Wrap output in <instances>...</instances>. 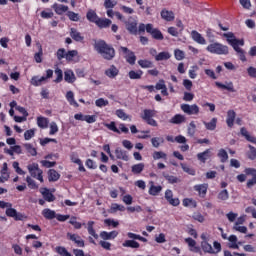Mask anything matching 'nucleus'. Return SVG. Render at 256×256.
<instances>
[{
    "instance_id": "39448f33",
    "label": "nucleus",
    "mask_w": 256,
    "mask_h": 256,
    "mask_svg": "<svg viewBox=\"0 0 256 256\" xmlns=\"http://www.w3.org/2000/svg\"><path fill=\"white\" fill-rule=\"evenodd\" d=\"M105 127H107V129H109V131H113V133H118V135H121L122 133H129V128H127V126H125V124L121 123L119 124V129L117 128L115 122H110L109 124H104Z\"/></svg>"
},
{
    "instance_id": "052dcab7",
    "label": "nucleus",
    "mask_w": 256,
    "mask_h": 256,
    "mask_svg": "<svg viewBox=\"0 0 256 256\" xmlns=\"http://www.w3.org/2000/svg\"><path fill=\"white\" fill-rule=\"evenodd\" d=\"M24 147H25L27 153L32 155V157H35V155H37V149H35V147H33V145L26 143V144H24Z\"/></svg>"
},
{
    "instance_id": "393cba45",
    "label": "nucleus",
    "mask_w": 256,
    "mask_h": 256,
    "mask_svg": "<svg viewBox=\"0 0 256 256\" xmlns=\"http://www.w3.org/2000/svg\"><path fill=\"white\" fill-rule=\"evenodd\" d=\"M235 117H237V114L233 110H228L226 118V123L228 127H233V125L235 124Z\"/></svg>"
},
{
    "instance_id": "2eb2a0df",
    "label": "nucleus",
    "mask_w": 256,
    "mask_h": 256,
    "mask_svg": "<svg viewBox=\"0 0 256 256\" xmlns=\"http://www.w3.org/2000/svg\"><path fill=\"white\" fill-rule=\"evenodd\" d=\"M207 189H209V184H198L194 186V191H197L199 197H205L207 195Z\"/></svg>"
},
{
    "instance_id": "a878e982",
    "label": "nucleus",
    "mask_w": 256,
    "mask_h": 256,
    "mask_svg": "<svg viewBox=\"0 0 256 256\" xmlns=\"http://www.w3.org/2000/svg\"><path fill=\"white\" fill-rule=\"evenodd\" d=\"M118 235L119 233L117 231H111V232L103 231L100 233V237L101 239H104V241L115 239V237H117Z\"/></svg>"
},
{
    "instance_id": "f257e3e1",
    "label": "nucleus",
    "mask_w": 256,
    "mask_h": 256,
    "mask_svg": "<svg viewBox=\"0 0 256 256\" xmlns=\"http://www.w3.org/2000/svg\"><path fill=\"white\" fill-rule=\"evenodd\" d=\"M94 49L101 55L103 59L111 61L115 57V49L110 45L106 44L105 41L99 40L94 44Z\"/></svg>"
},
{
    "instance_id": "09e8293b",
    "label": "nucleus",
    "mask_w": 256,
    "mask_h": 256,
    "mask_svg": "<svg viewBox=\"0 0 256 256\" xmlns=\"http://www.w3.org/2000/svg\"><path fill=\"white\" fill-rule=\"evenodd\" d=\"M25 181L29 189H39V185L31 176H27Z\"/></svg>"
},
{
    "instance_id": "4468645a",
    "label": "nucleus",
    "mask_w": 256,
    "mask_h": 256,
    "mask_svg": "<svg viewBox=\"0 0 256 256\" xmlns=\"http://www.w3.org/2000/svg\"><path fill=\"white\" fill-rule=\"evenodd\" d=\"M4 153H6L7 155H10V157H13V155H21V153H23V150L21 149V146L19 145H14L11 146L10 148H4Z\"/></svg>"
},
{
    "instance_id": "a211bd4d",
    "label": "nucleus",
    "mask_w": 256,
    "mask_h": 256,
    "mask_svg": "<svg viewBox=\"0 0 256 256\" xmlns=\"http://www.w3.org/2000/svg\"><path fill=\"white\" fill-rule=\"evenodd\" d=\"M150 188L148 190L149 195H152L153 197H157L161 191H163V187L156 186L153 181L149 182Z\"/></svg>"
},
{
    "instance_id": "423d86ee",
    "label": "nucleus",
    "mask_w": 256,
    "mask_h": 256,
    "mask_svg": "<svg viewBox=\"0 0 256 256\" xmlns=\"http://www.w3.org/2000/svg\"><path fill=\"white\" fill-rule=\"evenodd\" d=\"M119 51L120 53L125 54V59L127 63H129L130 65H135V62L137 61V56H135V53L133 51L123 46L119 48Z\"/></svg>"
},
{
    "instance_id": "72a5a7b5",
    "label": "nucleus",
    "mask_w": 256,
    "mask_h": 256,
    "mask_svg": "<svg viewBox=\"0 0 256 256\" xmlns=\"http://www.w3.org/2000/svg\"><path fill=\"white\" fill-rule=\"evenodd\" d=\"M42 215L45 219H48V220H52V219H55L57 213L55 212V210H51L49 208H45L43 211H42Z\"/></svg>"
},
{
    "instance_id": "79ce46f5",
    "label": "nucleus",
    "mask_w": 256,
    "mask_h": 256,
    "mask_svg": "<svg viewBox=\"0 0 256 256\" xmlns=\"http://www.w3.org/2000/svg\"><path fill=\"white\" fill-rule=\"evenodd\" d=\"M152 147H155V149H158V147H161L165 143V139L163 137H153L151 139Z\"/></svg>"
},
{
    "instance_id": "4d7b16f0",
    "label": "nucleus",
    "mask_w": 256,
    "mask_h": 256,
    "mask_svg": "<svg viewBox=\"0 0 256 256\" xmlns=\"http://www.w3.org/2000/svg\"><path fill=\"white\" fill-rule=\"evenodd\" d=\"M94 225H95L94 221L88 222V233H89V235L94 237V239H97L99 237V235H97V233L95 232V229L93 228Z\"/></svg>"
},
{
    "instance_id": "3c124183",
    "label": "nucleus",
    "mask_w": 256,
    "mask_h": 256,
    "mask_svg": "<svg viewBox=\"0 0 256 256\" xmlns=\"http://www.w3.org/2000/svg\"><path fill=\"white\" fill-rule=\"evenodd\" d=\"M249 151L246 153L248 159L250 161H255L256 159V148L253 147L252 145H248Z\"/></svg>"
},
{
    "instance_id": "c03bdc74",
    "label": "nucleus",
    "mask_w": 256,
    "mask_h": 256,
    "mask_svg": "<svg viewBox=\"0 0 256 256\" xmlns=\"http://www.w3.org/2000/svg\"><path fill=\"white\" fill-rule=\"evenodd\" d=\"M201 249L204 251V253H209L210 255H213V246L209 244V242L202 241Z\"/></svg>"
},
{
    "instance_id": "4be33fe9",
    "label": "nucleus",
    "mask_w": 256,
    "mask_h": 256,
    "mask_svg": "<svg viewBox=\"0 0 256 256\" xmlns=\"http://www.w3.org/2000/svg\"><path fill=\"white\" fill-rule=\"evenodd\" d=\"M52 9H54L57 15H63V13H67L69 11V7L63 4H53Z\"/></svg>"
},
{
    "instance_id": "9d476101",
    "label": "nucleus",
    "mask_w": 256,
    "mask_h": 256,
    "mask_svg": "<svg viewBox=\"0 0 256 256\" xmlns=\"http://www.w3.org/2000/svg\"><path fill=\"white\" fill-rule=\"evenodd\" d=\"M6 215L7 217H12L13 219H15V221H23L24 219L23 214L17 212V210L12 207H8L6 209Z\"/></svg>"
},
{
    "instance_id": "58836bf2",
    "label": "nucleus",
    "mask_w": 256,
    "mask_h": 256,
    "mask_svg": "<svg viewBox=\"0 0 256 256\" xmlns=\"http://www.w3.org/2000/svg\"><path fill=\"white\" fill-rule=\"evenodd\" d=\"M43 82H45V76L39 77V76H33L30 83L34 87H39L43 85Z\"/></svg>"
},
{
    "instance_id": "9b49d317",
    "label": "nucleus",
    "mask_w": 256,
    "mask_h": 256,
    "mask_svg": "<svg viewBox=\"0 0 256 256\" xmlns=\"http://www.w3.org/2000/svg\"><path fill=\"white\" fill-rule=\"evenodd\" d=\"M67 239H69L70 241H73V243H75L77 247H85V241L81 239V236L77 234L68 232Z\"/></svg>"
},
{
    "instance_id": "338daca9",
    "label": "nucleus",
    "mask_w": 256,
    "mask_h": 256,
    "mask_svg": "<svg viewBox=\"0 0 256 256\" xmlns=\"http://www.w3.org/2000/svg\"><path fill=\"white\" fill-rule=\"evenodd\" d=\"M67 17L70 19V21H75V22L79 21V19H80L79 14L75 13L73 11H68Z\"/></svg>"
},
{
    "instance_id": "bf43d9fd",
    "label": "nucleus",
    "mask_w": 256,
    "mask_h": 256,
    "mask_svg": "<svg viewBox=\"0 0 256 256\" xmlns=\"http://www.w3.org/2000/svg\"><path fill=\"white\" fill-rule=\"evenodd\" d=\"M174 57H175L176 61H183V59H185V52L180 49H175Z\"/></svg>"
},
{
    "instance_id": "7ed1b4c3",
    "label": "nucleus",
    "mask_w": 256,
    "mask_h": 256,
    "mask_svg": "<svg viewBox=\"0 0 256 256\" xmlns=\"http://www.w3.org/2000/svg\"><path fill=\"white\" fill-rule=\"evenodd\" d=\"M27 169L30 174V177H33V179H37V181H40V183H44L45 180L43 179V170L39 168V164H28Z\"/></svg>"
},
{
    "instance_id": "412c9836",
    "label": "nucleus",
    "mask_w": 256,
    "mask_h": 256,
    "mask_svg": "<svg viewBox=\"0 0 256 256\" xmlns=\"http://www.w3.org/2000/svg\"><path fill=\"white\" fill-rule=\"evenodd\" d=\"M106 77H109V79H115L117 75H119V70L115 65L110 66L108 69L105 70Z\"/></svg>"
},
{
    "instance_id": "5fc2aeb1",
    "label": "nucleus",
    "mask_w": 256,
    "mask_h": 256,
    "mask_svg": "<svg viewBox=\"0 0 256 256\" xmlns=\"http://www.w3.org/2000/svg\"><path fill=\"white\" fill-rule=\"evenodd\" d=\"M130 79H141V77H143V71L142 70H138V71H134L131 70L128 74Z\"/></svg>"
},
{
    "instance_id": "f3484780",
    "label": "nucleus",
    "mask_w": 256,
    "mask_h": 256,
    "mask_svg": "<svg viewBox=\"0 0 256 256\" xmlns=\"http://www.w3.org/2000/svg\"><path fill=\"white\" fill-rule=\"evenodd\" d=\"M41 195L44 197V201H47L48 203H53L55 201V195L49 191L47 188H42L40 190Z\"/></svg>"
},
{
    "instance_id": "6e6d98bb",
    "label": "nucleus",
    "mask_w": 256,
    "mask_h": 256,
    "mask_svg": "<svg viewBox=\"0 0 256 256\" xmlns=\"http://www.w3.org/2000/svg\"><path fill=\"white\" fill-rule=\"evenodd\" d=\"M69 223L74 227V229H81L83 227V224L77 221V217L75 216L70 217Z\"/></svg>"
},
{
    "instance_id": "e433bc0d",
    "label": "nucleus",
    "mask_w": 256,
    "mask_h": 256,
    "mask_svg": "<svg viewBox=\"0 0 256 256\" xmlns=\"http://www.w3.org/2000/svg\"><path fill=\"white\" fill-rule=\"evenodd\" d=\"M122 247H130V249H139L141 245L135 240H126L122 243Z\"/></svg>"
},
{
    "instance_id": "20e7f679",
    "label": "nucleus",
    "mask_w": 256,
    "mask_h": 256,
    "mask_svg": "<svg viewBox=\"0 0 256 256\" xmlns=\"http://www.w3.org/2000/svg\"><path fill=\"white\" fill-rule=\"evenodd\" d=\"M125 28L130 35H137V18L129 17L128 20L124 21Z\"/></svg>"
},
{
    "instance_id": "a19ab883",
    "label": "nucleus",
    "mask_w": 256,
    "mask_h": 256,
    "mask_svg": "<svg viewBox=\"0 0 256 256\" xmlns=\"http://www.w3.org/2000/svg\"><path fill=\"white\" fill-rule=\"evenodd\" d=\"M203 125H205L208 131H215L217 129V118H212L210 122L204 121Z\"/></svg>"
},
{
    "instance_id": "c756f323",
    "label": "nucleus",
    "mask_w": 256,
    "mask_h": 256,
    "mask_svg": "<svg viewBox=\"0 0 256 256\" xmlns=\"http://www.w3.org/2000/svg\"><path fill=\"white\" fill-rule=\"evenodd\" d=\"M76 79L75 73L72 72V70H66L64 72V81H66V83H75Z\"/></svg>"
},
{
    "instance_id": "37998d69",
    "label": "nucleus",
    "mask_w": 256,
    "mask_h": 256,
    "mask_svg": "<svg viewBox=\"0 0 256 256\" xmlns=\"http://www.w3.org/2000/svg\"><path fill=\"white\" fill-rule=\"evenodd\" d=\"M171 57V53L168 51L160 52L155 57V61H168V59Z\"/></svg>"
},
{
    "instance_id": "a18cd8bd",
    "label": "nucleus",
    "mask_w": 256,
    "mask_h": 256,
    "mask_svg": "<svg viewBox=\"0 0 256 256\" xmlns=\"http://www.w3.org/2000/svg\"><path fill=\"white\" fill-rule=\"evenodd\" d=\"M170 122L174 125L185 123V116L181 114H176L174 117L171 118Z\"/></svg>"
},
{
    "instance_id": "b1692460",
    "label": "nucleus",
    "mask_w": 256,
    "mask_h": 256,
    "mask_svg": "<svg viewBox=\"0 0 256 256\" xmlns=\"http://www.w3.org/2000/svg\"><path fill=\"white\" fill-rule=\"evenodd\" d=\"M240 133L242 137L246 139V141H249V143H253L256 145V137L251 135L249 131H247L245 128H241Z\"/></svg>"
},
{
    "instance_id": "1a4fd4ad",
    "label": "nucleus",
    "mask_w": 256,
    "mask_h": 256,
    "mask_svg": "<svg viewBox=\"0 0 256 256\" xmlns=\"http://www.w3.org/2000/svg\"><path fill=\"white\" fill-rule=\"evenodd\" d=\"M190 37L195 43H198V45H205L207 43V39H205V37H203L197 30H192Z\"/></svg>"
},
{
    "instance_id": "7c9ffc66",
    "label": "nucleus",
    "mask_w": 256,
    "mask_h": 256,
    "mask_svg": "<svg viewBox=\"0 0 256 256\" xmlns=\"http://www.w3.org/2000/svg\"><path fill=\"white\" fill-rule=\"evenodd\" d=\"M66 100L69 105H72V107H79V103L75 101V93H73V91H68L66 93Z\"/></svg>"
},
{
    "instance_id": "c85d7f7f",
    "label": "nucleus",
    "mask_w": 256,
    "mask_h": 256,
    "mask_svg": "<svg viewBox=\"0 0 256 256\" xmlns=\"http://www.w3.org/2000/svg\"><path fill=\"white\" fill-rule=\"evenodd\" d=\"M228 247L229 249H239V244H238V238L236 235H230L228 237Z\"/></svg>"
},
{
    "instance_id": "473e14b6",
    "label": "nucleus",
    "mask_w": 256,
    "mask_h": 256,
    "mask_svg": "<svg viewBox=\"0 0 256 256\" xmlns=\"http://www.w3.org/2000/svg\"><path fill=\"white\" fill-rule=\"evenodd\" d=\"M115 155L117 159H122V161H129V155H127V152L121 148H117L115 150Z\"/></svg>"
},
{
    "instance_id": "69168bd1",
    "label": "nucleus",
    "mask_w": 256,
    "mask_h": 256,
    "mask_svg": "<svg viewBox=\"0 0 256 256\" xmlns=\"http://www.w3.org/2000/svg\"><path fill=\"white\" fill-rule=\"evenodd\" d=\"M55 14L53 13V11H51V9H46L44 11L41 12L40 16L42 17V19H52V17Z\"/></svg>"
},
{
    "instance_id": "6ab92c4d",
    "label": "nucleus",
    "mask_w": 256,
    "mask_h": 256,
    "mask_svg": "<svg viewBox=\"0 0 256 256\" xmlns=\"http://www.w3.org/2000/svg\"><path fill=\"white\" fill-rule=\"evenodd\" d=\"M86 19L90 22V23H95V25H97V22L99 21V16L97 15V12H95V10L90 9L88 10V12L86 13Z\"/></svg>"
},
{
    "instance_id": "4c0bfd02",
    "label": "nucleus",
    "mask_w": 256,
    "mask_h": 256,
    "mask_svg": "<svg viewBox=\"0 0 256 256\" xmlns=\"http://www.w3.org/2000/svg\"><path fill=\"white\" fill-rule=\"evenodd\" d=\"M144 169H145L144 163H138L131 167V171L134 175H139L140 173H143Z\"/></svg>"
},
{
    "instance_id": "ddd939ff",
    "label": "nucleus",
    "mask_w": 256,
    "mask_h": 256,
    "mask_svg": "<svg viewBox=\"0 0 256 256\" xmlns=\"http://www.w3.org/2000/svg\"><path fill=\"white\" fill-rule=\"evenodd\" d=\"M216 87L218 89H224L225 91H229L230 93H235V86L233 85V82H225V84L221 82H215Z\"/></svg>"
},
{
    "instance_id": "6e6552de",
    "label": "nucleus",
    "mask_w": 256,
    "mask_h": 256,
    "mask_svg": "<svg viewBox=\"0 0 256 256\" xmlns=\"http://www.w3.org/2000/svg\"><path fill=\"white\" fill-rule=\"evenodd\" d=\"M180 109L183 111V113H186V115H197L200 111V108L197 106V104H181Z\"/></svg>"
},
{
    "instance_id": "f03ea898",
    "label": "nucleus",
    "mask_w": 256,
    "mask_h": 256,
    "mask_svg": "<svg viewBox=\"0 0 256 256\" xmlns=\"http://www.w3.org/2000/svg\"><path fill=\"white\" fill-rule=\"evenodd\" d=\"M206 51H208V53H212L213 55H229V47L219 42L210 43L206 47Z\"/></svg>"
},
{
    "instance_id": "774afa93",
    "label": "nucleus",
    "mask_w": 256,
    "mask_h": 256,
    "mask_svg": "<svg viewBox=\"0 0 256 256\" xmlns=\"http://www.w3.org/2000/svg\"><path fill=\"white\" fill-rule=\"evenodd\" d=\"M96 107H107L109 105V100H105L104 98H99L95 101Z\"/></svg>"
},
{
    "instance_id": "2f4dec72",
    "label": "nucleus",
    "mask_w": 256,
    "mask_h": 256,
    "mask_svg": "<svg viewBox=\"0 0 256 256\" xmlns=\"http://www.w3.org/2000/svg\"><path fill=\"white\" fill-rule=\"evenodd\" d=\"M60 177H61V174H59V172H57L55 169H50L48 171V180L50 182L59 181Z\"/></svg>"
},
{
    "instance_id": "0eeeda50",
    "label": "nucleus",
    "mask_w": 256,
    "mask_h": 256,
    "mask_svg": "<svg viewBox=\"0 0 256 256\" xmlns=\"http://www.w3.org/2000/svg\"><path fill=\"white\" fill-rule=\"evenodd\" d=\"M223 37H225L227 39V42L233 48L237 47V45H240V47H243V45H245V41L238 40L237 38H235V34H233V32L224 33Z\"/></svg>"
},
{
    "instance_id": "680f3d73",
    "label": "nucleus",
    "mask_w": 256,
    "mask_h": 256,
    "mask_svg": "<svg viewBox=\"0 0 256 256\" xmlns=\"http://www.w3.org/2000/svg\"><path fill=\"white\" fill-rule=\"evenodd\" d=\"M182 205L184 207H197V201L190 198H186L183 200Z\"/></svg>"
},
{
    "instance_id": "0e129e2a",
    "label": "nucleus",
    "mask_w": 256,
    "mask_h": 256,
    "mask_svg": "<svg viewBox=\"0 0 256 256\" xmlns=\"http://www.w3.org/2000/svg\"><path fill=\"white\" fill-rule=\"evenodd\" d=\"M56 253H58L61 256H72L71 253H69V251H67V248H65L63 246L56 247Z\"/></svg>"
},
{
    "instance_id": "864d4df0",
    "label": "nucleus",
    "mask_w": 256,
    "mask_h": 256,
    "mask_svg": "<svg viewBox=\"0 0 256 256\" xmlns=\"http://www.w3.org/2000/svg\"><path fill=\"white\" fill-rule=\"evenodd\" d=\"M218 157L221 163H226V161L229 159V154H227V151H225V149H220L218 151Z\"/></svg>"
},
{
    "instance_id": "f8f14e48",
    "label": "nucleus",
    "mask_w": 256,
    "mask_h": 256,
    "mask_svg": "<svg viewBox=\"0 0 256 256\" xmlns=\"http://www.w3.org/2000/svg\"><path fill=\"white\" fill-rule=\"evenodd\" d=\"M165 199L173 207H178V205L181 203V201H179V198H173V191H171L170 189L166 190Z\"/></svg>"
},
{
    "instance_id": "cd10ccee",
    "label": "nucleus",
    "mask_w": 256,
    "mask_h": 256,
    "mask_svg": "<svg viewBox=\"0 0 256 256\" xmlns=\"http://www.w3.org/2000/svg\"><path fill=\"white\" fill-rule=\"evenodd\" d=\"M161 17L164 19V21H174L175 20V14L173 11H169L167 9H163L161 11Z\"/></svg>"
},
{
    "instance_id": "ea45409f",
    "label": "nucleus",
    "mask_w": 256,
    "mask_h": 256,
    "mask_svg": "<svg viewBox=\"0 0 256 256\" xmlns=\"http://www.w3.org/2000/svg\"><path fill=\"white\" fill-rule=\"evenodd\" d=\"M241 45H236L233 47L234 51H236L237 56L239 57V59L243 62L247 61V57L245 56V50L240 48Z\"/></svg>"
},
{
    "instance_id": "49530a36",
    "label": "nucleus",
    "mask_w": 256,
    "mask_h": 256,
    "mask_svg": "<svg viewBox=\"0 0 256 256\" xmlns=\"http://www.w3.org/2000/svg\"><path fill=\"white\" fill-rule=\"evenodd\" d=\"M155 115H157V112L155 110L145 109L144 114L142 115V119H144V121H147L149 119H153Z\"/></svg>"
},
{
    "instance_id": "bb28decb",
    "label": "nucleus",
    "mask_w": 256,
    "mask_h": 256,
    "mask_svg": "<svg viewBox=\"0 0 256 256\" xmlns=\"http://www.w3.org/2000/svg\"><path fill=\"white\" fill-rule=\"evenodd\" d=\"M112 21L107 18H98V22H96L97 27L99 29H107V27H111Z\"/></svg>"
},
{
    "instance_id": "8fccbe9b",
    "label": "nucleus",
    "mask_w": 256,
    "mask_h": 256,
    "mask_svg": "<svg viewBox=\"0 0 256 256\" xmlns=\"http://www.w3.org/2000/svg\"><path fill=\"white\" fill-rule=\"evenodd\" d=\"M138 65H140L142 69H151V67H153V62L147 59H142L138 61Z\"/></svg>"
},
{
    "instance_id": "5701e85b",
    "label": "nucleus",
    "mask_w": 256,
    "mask_h": 256,
    "mask_svg": "<svg viewBox=\"0 0 256 256\" xmlns=\"http://www.w3.org/2000/svg\"><path fill=\"white\" fill-rule=\"evenodd\" d=\"M185 243H187L190 251L199 253L200 249L197 247V242L193 238H186Z\"/></svg>"
},
{
    "instance_id": "f704fd0d",
    "label": "nucleus",
    "mask_w": 256,
    "mask_h": 256,
    "mask_svg": "<svg viewBox=\"0 0 256 256\" xmlns=\"http://www.w3.org/2000/svg\"><path fill=\"white\" fill-rule=\"evenodd\" d=\"M37 125L40 129H47L49 127V119L43 116L37 117Z\"/></svg>"
},
{
    "instance_id": "de8ad7c7",
    "label": "nucleus",
    "mask_w": 256,
    "mask_h": 256,
    "mask_svg": "<svg viewBox=\"0 0 256 256\" xmlns=\"http://www.w3.org/2000/svg\"><path fill=\"white\" fill-rule=\"evenodd\" d=\"M116 115L119 119H122V121H127V119L131 121V116L127 115L123 109L116 110Z\"/></svg>"
},
{
    "instance_id": "aec40b11",
    "label": "nucleus",
    "mask_w": 256,
    "mask_h": 256,
    "mask_svg": "<svg viewBox=\"0 0 256 256\" xmlns=\"http://www.w3.org/2000/svg\"><path fill=\"white\" fill-rule=\"evenodd\" d=\"M70 37L74 40L77 41V43H81L83 41V39H85V37H83V35H81V32H79L77 29L75 28H71L70 29Z\"/></svg>"
},
{
    "instance_id": "c9c22d12",
    "label": "nucleus",
    "mask_w": 256,
    "mask_h": 256,
    "mask_svg": "<svg viewBox=\"0 0 256 256\" xmlns=\"http://www.w3.org/2000/svg\"><path fill=\"white\" fill-rule=\"evenodd\" d=\"M125 206L118 204V203H112L110 206V209L108 210L109 213L115 214L117 211H125Z\"/></svg>"
},
{
    "instance_id": "603ef678",
    "label": "nucleus",
    "mask_w": 256,
    "mask_h": 256,
    "mask_svg": "<svg viewBox=\"0 0 256 256\" xmlns=\"http://www.w3.org/2000/svg\"><path fill=\"white\" fill-rule=\"evenodd\" d=\"M152 157L154 161H159V159H167V154L163 151H154Z\"/></svg>"
},
{
    "instance_id": "dca6fc26",
    "label": "nucleus",
    "mask_w": 256,
    "mask_h": 256,
    "mask_svg": "<svg viewBox=\"0 0 256 256\" xmlns=\"http://www.w3.org/2000/svg\"><path fill=\"white\" fill-rule=\"evenodd\" d=\"M212 155L213 154L211 152V149H206L204 152H201V153L197 154V159L201 163H207V160L211 159Z\"/></svg>"
},
{
    "instance_id": "e2e57ef3",
    "label": "nucleus",
    "mask_w": 256,
    "mask_h": 256,
    "mask_svg": "<svg viewBox=\"0 0 256 256\" xmlns=\"http://www.w3.org/2000/svg\"><path fill=\"white\" fill-rule=\"evenodd\" d=\"M218 199L220 201H227L229 199V191H227V189L221 190L218 193Z\"/></svg>"
},
{
    "instance_id": "13d9d810",
    "label": "nucleus",
    "mask_w": 256,
    "mask_h": 256,
    "mask_svg": "<svg viewBox=\"0 0 256 256\" xmlns=\"http://www.w3.org/2000/svg\"><path fill=\"white\" fill-rule=\"evenodd\" d=\"M77 55H79V52L77 50H70L68 52H66V61H73V59H75V57H77Z\"/></svg>"
}]
</instances>
